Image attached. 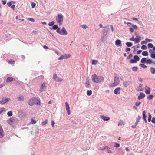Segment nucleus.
<instances>
[{"label": "nucleus", "mask_w": 155, "mask_h": 155, "mask_svg": "<svg viewBox=\"0 0 155 155\" xmlns=\"http://www.w3.org/2000/svg\"><path fill=\"white\" fill-rule=\"evenodd\" d=\"M28 103L31 106L34 105H40L41 101L39 99H38L36 97H32L30 98L28 101Z\"/></svg>", "instance_id": "obj_1"}, {"label": "nucleus", "mask_w": 155, "mask_h": 155, "mask_svg": "<svg viewBox=\"0 0 155 155\" xmlns=\"http://www.w3.org/2000/svg\"><path fill=\"white\" fill-rule=\"evenodd\" d=\"M91 79L93 82L96 83H101L104 81V79L103 77L97 76L96 74L92 75Z\"/></svg>", "instance_id": "obj_2"}, {"label": "nucleus", "mask_w": 155, "mask_h": 155, "mask_svg": "<svg viewBox=\"0 0 155 155\" xmlns=\"http://www.w3.org/2000/svg\"><path fill=\"white\" fill-rule=\"evenodd\" d=\"M114 82L111 84L110 87H115L119 84V80L118 76L117 74H114Z\"/></svg>", "instance_id": "obj_3"}, {"label": "nucleus", "mask_w": 155, "mask_h": 155, "mask_svg": "<svg viewBox=\"0 0 155 155\" xmlns=\"http://www.w3.org/2000/svg\"><path fill=\"white\" fill-rule=\"evenodd\" d=\"M63 16L61 14H58L57 18H56V21L60 25H61L63 23Z\"/></svg>", "instance_id": "obj_4"}, {"label": "nucleus", "mask_w": 155, "mask_h": 155, "mask_svg": "<svg viewBox=\"0 0 155 155\" xmlns=\"http://www.w3.org/2000/svg\"><path fill=\"white\" fill-rule=\"evenodd\" d=\"M134 59H131L130 61V63H137V61L140 60L139 57L137 55H134Z\"/></svg>", "instance_id": "obj_5"}, {"label": "nucleus", "mask_w": 155, "mask_h": 155, "mask_svg": "<svg viewBox=\"0 0 155 155\" xmlns=\"http://www.w3.org/2000/svg\"><path fill=\"white\" fill-rule=\"evenodd\" d=\"M10 100L9 98H3L2 99V100L0 101V104L1 105H3L5 103L8 102Z\"/></svg>", "instance_id": "obj_6"}, {"label": "nucleus", "mask_w": 155, "mask_h": 155, "mask_svg": "<svg viewBox=\"0 0 155 155\" xmlns=\"http://www.w3.org/2000/svg\"><path fill=\"white\" fill-rule=\"evenodd\" d=\"M53 79L57 82H61L63 80L62 79L59 78L56 74H53Z\"/></svg>", "instance_id": "obj_7"}, {"label": "nucleus", "mask_w": 155, "mask_h": 155, "mask_svg": "<svg viewBox=\"0 0 155 155\" xmlns=\"http://www.w3.org/2000/svg\"><path fill=\"white\" fill-rule=\"evenodd\" d=\"M47 87L45 84V83H43L41 85V86L40 89V92L41 93L42 92L44 91Z\"/></svg>", "instance_id": "obj_8"}, {"label": "nucleus", "mask_w": 155, "mask_h": 155, "mask_svg": "<svg viewBox=\"0 0 155 155\" xmlns=\"http://www.w3.org/2000/svg\"><path fill=\"white\" fill-rule=\"evenodd\" d=\"M108 31H107L106 32L104 33L103 35L101 38V40L102 41L104 42L106 40L107 37L106 35Z\"/></svg>", "instance_id": "obj_9"}, {"label": "nucleus", "mask_w": 155, "mask_h": 155, "mask_svg": "<svg viewBox=\"0 0 155 155\" xmlns=\"http://www.w3.org/2000/svg\"><path fill=\"white\" fill-rule=\"evenodd\" d=\"M65 105H66V110L68 114V115H69L70 114V107H69V105L68 103L67 102H65Z\"/></svg>", "instance_id": "obj_10"}, {"label": "nucleus", "mask_w": 155, "mask_h": 155, "mask_svg": "<svg viewBox=\"0 0 155 155\" xmlns=\"http://www.w3.org/2000/svg\"><path fill=\"white\" fill-rule=\"evenodd\" d=\"M121 90V88L119 87L115 89L114 91V94L116 95L119 94L120 93Z\"/></svg>", "instance_id": "obj_11"}, {"label": "nucleus", "mask_w": 155, "mask_h": 155, "mask_svg": "<svg viewBox=\"0 0 155 155\" xmlns=\"http://www.w3.org/2000/svg\"><path fill=\"white\" fill-rule=\"evenodd\" d=\"M145 92L147 94H149L150 92V89L147 86H146L145 87Z\"/></svg>", "instance_id": "obj_12"}, {"label": "nucleus", "mask_w": 155, "mask_h": 155, "mask_svg": "<svg viewBox=\"0 0 155 155\" xmlns=\"http://www.w3.org/2000/svg\"><path fill=\"white\" fill-rule=\"evenodd\" d=\"M115 45L118 46H121L122 45L121 43V41L119 39H117L115 42Z\"/></svg>", "instance_id": "obj_13"}, {"label": "nucleus", "mask_w": 155, "mask_h": 155, "mask_svg": "<svg viewBox=\"0 0 155 155\" xmlns=\"http://www.w3.org/2000/svg\"><path fill=\"white\" fill-rule=\"evenodd\" d=\"M4 134L3 132V129L1 126L0 125V138H2L3 137Z\"/></svg>", "instance_id": "obj_14"}, {"label": "nucleus", "mask_w": 155, "mask_h": 155, "mask_svg": "<svg viewBox=\"0 0 155 155\" xmlns=\"http://www.w3.org/2000/svg\"><path fill=\"white\" fill-rule=\"evenodd\" d=\"M67 32L66 29L64 27H63L61 30V35H67Z\"/></svg>", "instance_id": "obj_15"}, {"label": "nucleus", "mask_w": 155, "mask_h": 155, "mask_svg": "<svg viewBox=\"0 0 155 155\" xmlns=\"http://www.w3.org/2000/svg\"><path fill=\"white\" fill-rule=\"evenodd\" d=\"M145 95L143 93H140L139 94V95L138 96L137 99L138 100H140L141 99L144 98L145 97Z\"/></svg>", "instance_id": "obj_16"}, {"label": "nucleus", "mask_w": 155, "mask_h": 155, "mask_svg": "<svg viewBox=\"0 0 155 155\" xmlns=\"http://www.w3.org/2000/svg\"><path fill=\"white\" fill-rule=\"evenodd\" d=\"M130 81H126L123 83V85L125 87H127L129 84Z\"/></svg>", "instance_id": "obj_17"}, {"label": "nucleus", "mask_w": 155, "mask_h": 155, "mask_svg": "<svg viewBox=\"0 0 155 155\" xmlns=\"http://www.w3.org/2000/svg\"><path fill=\"white\" fill-rule=\"evenodd\" d=\"M18 100L20 101H23L24 100V97L22 95H19L17 97Z\"/></svg>", "instance_id": "obj_18"}, {"label": "nucleus", "mask_w": 155, "mask_h": 155, "mask_svg": "<svg viewBox=\"0 0 155 155\" xmlns=\"http://www.w3.org/2000/svg\"><path fill=\"white\" fill-rule=\"evenodd\" d=\"M101 118L103 119L104 121H107L109 120L110 118L108 117H107L104 116H101Z\"/></svg>", "instance_id": "obj_19"}, {"label": "nucleus", "mask_w": 155, "mask_h": 155, "mask_svg": "<svg viewBox=\"0 0 155 155\" xmlns=\"http://www.w3.org/2000/svg\"><path fill=\"white\" fill-rule=\"evenodd\" d=\"M141 37L140 36H137V37L135 38L134 41L136 43H139L140 41Z\"/></svg>", "instance_id": "obj_20"}, {"label": "nucleus", "mask_w": 155, "mask_h": 155, "mask_svg": "<svg viewBox=\"0 0 155 155\" xmlns=\"http://www.w3.org/2000/svg\"><path fill=\"white\" fill-rule=\"evenodd\" d=\"M13 80L14 78H13L8 77L7 79L6 82L7 83L13 81Z\"/></svg>", "instance_id": "obj_21"}, {"label": "nucleus", "mask_w": 155, "mask_h": 155, "mask_svg": "<svg viewBox=\"0 0 155 155\" xmlns=\"http://www.w3.org/2000/svg\"><path fill=\"white\" fill-rule=\"evenodd\" d=\"M58 28V26L56 25H53L52 27L49 28L51 30H56Z\"/></svg>", "instance_id": "obj_22"}, {"label": "nucleus", "mask_w": 155, "mask_h": 155, "mask_svg": "<svg viewBox=\"0 0 155 155\" xmlns=\"http://www.w3.org/2000/svg\"><path fill=\"white\" fill-rule=\"evenodd\" d=\"M150 70L151 73L152 74H155V68L153 67H151L150 68Z\"/></svg>", "instance_id": "obj_23"}, {"label": "nucleus", "mask_w": 155, "mask_h": 155, "mask_svg": "<svg viewBox=\"0 0 155 155\" xmlns=\"http://www.w3.org/2000/svg\"><path fill=\"white\" fill-rule=\"evenodd\" d=\"M147 58H142L141 60V62L142 63L144 64L146 63Z\"/></svg>", "instance_id": "obj_24"}, {"label": "nucleus", "mask_w": 155, "mask_h": 155, "mask_svg": "<svg viewBox=\"0 0 155 155\" xmlns=\"http://www.w3.org/2000/svg\"><path fill=\"white\" fill-rule=\"evenodd\" d=\"M141 116H139L138 117V119L136 121L135 123L136 125H137L138 124V122H139V120L141 119Z\"/></svg>", "instance_id": "obj_25"}, {"label": "nucleus", "mask_w": 155, "mask_h": 155, "mask_svg": "<svg viewBox=\"0 0 155 155\" xmlns=\"http://www.w3.org/2000/svg\"><path fill=\"white\" fill-rule=\"evenodd\" d=\"M153 97V96L152 94H150L147 97V99L151 100L152 99Z\"/></svg>", "instance_id": "obj_26"}, {"label": "nucleus", "mask_w": 155, "mask_h": 155, "mask_svg": "<svg viewBox=\"0 0 155 155\" xmlns=\"http://www.w3.org/2000/svg\"><path fill=\"white\" fill-rule=\"evenodd\" d=\"M126 46L128 47H130L132 45V43L130 42H127L126 43Z\"/></svg>", "instance_id": "obj_27"}, {"label": "nucleus", "mask_w": 155, "mask_h": 155, "mask_svg": "<svg viewBox=\"0 0 155 155\" xmlns=\"http://www.w3.org/2000/svg\"><path fill=\"white\" fill-rule=\"evenodd\" d=\"M142 54L143 56H147L148 55V53L147 51H144L142 53Z\"/></svg>", "instance_id": "obj_28"}, {"label": "nucleus", "mask_w": 155, "mask_h": 155, "mask_svg": "<svg viewBox=\"0 0 155 155\" xmlns=\"http://www.w3.org/2000/svg\"><path fill=\"white\" fill-rule=\"evenodd\" d=\"M125 124H124V122H123V121L122 120H120L118 123V126H120V125H124Z\"/></svg>", "instance_id": "obj_29"}, {"label": "nucleus", "mask_w": 155, "mask_h": 155, "mask_svg": "<svg viewBox=\"0 0 155 155\" xmlns=\"http://www.w3.org/2000/svg\"><path fill=\"white\" fill-rule=\"evenodd\" d=\"M153 61H152L151 59H148L147 60L146 63L148 64H151V63H153Z\"/></svg>", "instance_id": "obj_30"}, {"label": "nucleus", "mask_w": 155, "mask_h": 155, "mask_svg": "<svg viewBox=\"0 0 155 155\" xmlns=\"http://www.w3.org/2000/svg\"><path fill=\"white\" fill-rule=\"evenodd\" d=\"M54 23L55 22L54 21H53L51 22H49L48 24V25L50 26H52L54 25Z\"/></svg>", "instance_id": "obj_31"}, {"label": "nucleus", "mask_w": 155, "mask_h": 155, "mask_svg": "<svg viewBox=\"0 0 155 155\" xmlns=\"http://www.w3.org/2000/svg\"><path fill=\"white\" fill-rule=\"evenodd\" d=\"M152 118V116L150 113H148V122H150L151 120V118Z\"/></svg>", "instance_id": "obj_32"}, {"label": "nucleus", "mask_w": 155, "mask_h": 155, "mask_svg": "<svg viewBox=\"0 0 155 155\" xmlns=\"http://www.w3.org/2000/svg\"><path fill=\"white\" fill-rule=\"evenodd\" d=\"M87 95L88 96H90L92 94V91L91 90H88L87 91Z\"/></svg>", "instance_id": "obj_33"}, {"label": "nucleus", "mask_w": 155, "mask_h": 155, "mask_svg": "<svg viewBox=\"0 0 155 155\" xmlns=\"http://www.w3.org/2000/svg\"><path fill=\"white\" fill-rule=\"evenodd\" d=\"M138 70V67L137 66L133 67L132 68V70L134 71H136Z\"/></svg>", "instance_id": "obj_34"}, {"label": "nucleus", "mask_w": 155, "mask_h": 155, "mask_svg": "<svg viewBox=\"0 0 155 155\" xmlns=\"http://www.w3.org/2000/svg\"><path fill=\"white\" fill-rule=\"evenodd\" d=\"M146 112L145 111H143V119H146Z\"/></svg>", "instance_id": "obj_35"}, {"label": "nucleus", "mask_w": 155, "mask_h": 155, "mask_svg": "<svg viewBox=\"0 0 155 155\" xmlns=\"http://www.w3.org/2000/svg\"><path fill=\"white\" fill-rule=\"evenodd\" d=\"M148 47L149 48H153V47H154L153 45L151 43H148L147 45Z\"/></svg>", "instance_id": "obj_36"}, {"label": "nucleus", "mask_w": 155, "mask_h": 155, "mask_svg": "<svg viewBox=\"0 0 155 155\" xmlns=\"http://www.w3.org/2000/svg\"><path fill=\"white\" fill-rule=\"evenodd\" d=\"M98 61L97 60H93L92 61V64L93 65H96L97 62Z\"/></svg>", "instance_id": "obj_37"}, {"label": "nucleus", "mask_w": 155, "mask_h": 155, "mask_svg": "<svg viewBox=\"0 0 155 155\" xmlns=\"http://www.w3.org/2000/svg\"><path fill=\"white\" fill-rule=\"evenodd\" d=\"M85 86L86 88H88L90 85V84L89 81L86 82L85 84Z\"/></svg>", "instance_id": "obj_38"}, {"label": "nucleus", "mask_w": 155, "mask_h": 155, "mask_svg": "<svg viewBox=\"0 0 155 155\" xmlns=\"http://www.w3.org/2000/svg\"><path fill=\"white\" fill-rule=\"evenodd\" d=\"M5 111V109L4 108H2L0 109V114H1L4 111Z\"/></svg>", "instance_id": "obj_39"}, {"label": "nucleus", "mask_w": 155, "mask_h": 155, "mask_svg": "<svg viewBox=\"0 0 155 155\" xmlns=\"http://www.w3.org/2000/svg\"><path fill=\"white\" fill-rule=\"evenodd\" d=\"M57 30V32L61 35V28H58Z\"/></svg>", "instance_id": "obj_40"}, {"label": "nucleus", "mask_w": 155, "mask_h": 155, "mask_svg": "<svg viewBox=\"0 0 155 155\" xmlns=\"http://www.w3.org/2000/svg\"><path fill=\"white\" fill-rule=\"evenodd\" d=\"M64 56L63 55H61V56H60L58 58V60H60L63 59H65L64 58Z\"/></svg>", "instance_id": "obj_41"}, {"label": "nucleus", "mask_w": 155, "mask_h": 155, "mask_svg": "<svg viewBox=\"0 0 155 155\" xmlns=\"http://www.w3.org/2000/svg\"><path fill=\"white\" fill-rule=\"evenodd\" d=\"M7 115L9 116H11L12 115V111H9L8 112Z\"/></svg>", "instance_id": "obj_42"}, {"label": "nucleus", "mask_w": 155, "mask_h": 155, "mask_svg": "<svg viewBox=\"0 0 155 155\" xmlns=\"http://www.w3.org/2000/svg\"><path fill=\"white\" fill-rule=\"evenodd\" d=\"M145 41H146L147 42H152L153 41V40L151 39H149L147 38H146L145 39Z\"/></svg>", "instance_id": "obj_43"}, {"label": "nucleus", "mask_w": 155, "mask_h": 155, "mask_svg": "<svg viewBox=\"0 0 155 155\" xmlns=\"http://www.w3.org/2000/svg\"><path fill=\"white\" fill-rule=\"evenodd\" d=\"M132 26L133 27V28L135 30H137V26L135 25L132 24Z\"/></svg>", "instance_id": "obj_44"}, {"label": "nucleus", "mask_w": 155, "mask_h": 155, "mask_svg": "<svg viewBox=\"0 0 155 155\" xmlns=\"http://www.w3.org/2000/svg\"><path fill=\"white\" fill-rule=\"evenodd\" d=\"M140 66H141L142 68H143L145 69L147 68V66L144 64H140Z\"/></svg>", "instance_id": "obj_45"}, {"label": "nucleus", "mask_w": 155, "mask_h": 155, "mask_svg": "<svg viewBox=\"0 0 155 155\" xmlns=\"http://www.w3.org/2000/svg\"><path fill=\"white\" fill-rule=\"evenodd\" d=\"M107 152L108 153H112V151L110 150V147H108V148H107Z\"/></svg>", "instance_id": "obj_46"}, {"label": "nucleus", "mask_w": 155, "mask_h": 155, "mask_svg": "<svg viewBox=\"0 0 155 155\" xmlns=\"http://www.w3.org/2000/svg\"><path fill=\"white\" fill-rule=\"evenodd\" d=\"M150 57L153 59H155V52L150 54Z\"/></svg>", "instance_id": "obj_47"}, {"label": "nucleus", "mask_w": 155, "mask_h": 155, "mask_svg": "<svg viewBox=\"0 0 155 155\" xmlns=\"http://www.w3.org/2000/svg\"><path fill=\"white\" fill-rule=\"evenodd\" d=\"M141 48L143 50H146L147 48V47L146 45H143L141 47Z\"/></svg>", "instance_id": "obj_48"}, {"label": "nucleus", "mask_w": 155, "mask_h": 155, "mask_svg": "<svg viewBox=\"0 0 155 155\" xmlns=\"http://www.w3.org/2000/svg\"><path fill=\"white\" fill-rule=\"evenodd\" d=\"M48 122V120L46 119L42 122V124L44 125L46 124Z\"/></svg>", "instance_id": "obj_49"}, {"label": "nucleus", "mask_w": 155, "mask_h": 155, "mask_svg": "<svg viewBox=\"0 0 155 155\" xmlns=\"http://www.w3.org/2000/svg\"><path fill=\"white\" fill-rule=\"evenodd\" d=\"M64 56L65 57V59L69 58L70 57V55L69 54H66Z\"/></svg>", "instance_id": "obj_50"}, {"label": "nucleus", "mask_w": 155, "mask_h": 155, "mask_svg": "<svg viewBox=\"0 0 155 155\" xmlns=\"http://www.w3.org/2000/svg\"><path fill=\"white\" fill-rule=\"evenodd\" d=\"M154 51V50H153V49H150L149 50V53L151 54H153V53H155V51Z\"/></svg>", "instance_id": "obj_51"}, {"label": "nucleus", "mask_w": 155, "mask_h": 155, "mask_svg": "<svg viewBox=\"0 0 155 155\" xmlns=\"http://www.w3.org/2000/svg\"><path fill=\"white\" fill-rule=\"evenodd\" d=\"M36 4L34 2H32L31 3V5L32 6V8H34L35 6H36Z\"/></svg>", "instance_id": "obj_52"}, {"label": "nucleus", "mask_w": 155, "mask_h": 155, "mask_svg": "<svg viewBox=\"0 0 155 155\" xmlns=\"http://www.w3.org/2000/svg\"><path fill=\"white\" fill-rule=\"evenodd\" d=\"M81 26L82 28L84 29H86L87 28V25H81Z\"/></svg>", "instance_id": "obj_53"}, {"label": "nucleus", "mask_w": 155, "mask_h": 155, "mask_svg": "<svg viewBox=\"0 0 155 155\" xmlns=\"http://www.w3.org/2000/svg\"><path fill=\"white\" fill-rule=\"evenodd\" d=\"M141 102H136L135 103V105L136 106H139L140 104H141Z\"/></svg>", "instance_id": "obj_54"}, {"label": "nucleus", "mask_w": 155, "mask_h": 155, "mask_svg": "<svg viewBox=\"0 0 155 155\" xmlns=\"http://www.w3.org/2000/svg\"><path fill=\"white\" fill-rule=\"evenodd\" d=\"M36 122L35 120L32 119L31 120V123L33 124H35V123H36Z\"/></svg>", "instance_id": "obj_55"}, {"label": "nucleus", "mask_w": 155, "mask_h": 155, "mask_svg": "<svg viewBox=\"0 0 155 155\" xmlns=\"http://www.w3.org/2000/svg\"><path fill=\"white\" fill-rule=\"evenodd\" d=\"M15 61H12V60L9 61V63L11 64H15Z\"/></svg>", "instance_id": "obj_56"}, {"label": "nucleus", "mask_w": 155, "mask_h": 155, "mask_svg": "<svg viewBox=\"0 0 155 155\" xmlns=\"http://www.w3.org/2000/svg\"><path fill=\"white\" fill-rule=\"evenodd\" d=\"M28 20L33 22L35 21L34 19L33 18H28Z\"/></svg>", "instance_id": "obj_57"}, {"label": "nucleus", "mask_w": 155, "mask_h": 155, "mask_svg": "<svg viewBox=\"0 0 155 155\" xmlns=\"http://www.w3.org/2000/svg\"><path fill=\"white\" fill-rule=\"evenodd\" d=\"M129 31L131 32V33H132L134 32V29L133 28H131V27H130V28H129Z\"/></svg>", "instance_id": "obj_58"}, {"label": "nucleus", "mask_w": 155, "mask_h": 155, "mask_svg": "<svg viewBox=\"0 0 155 155\" xmlns=\"http://www.w3.org/2000/svg\"><path fill=\"white\" fill-rule=\"evenodd\" d=\"M132 54H130L127 57V58L128 59H130L132 57Z\"/></svg>", "instance_id": "obj_59"}, {"label": "nucleus", "mask_w": 155, "mask_h": 155, "mask_svg": "<svg viewBox=\"0 0 155 155\" xmlns=\"http://www.w3.org/2000/svg\"><path fill=\"white\" fill-rule=\"evenodd\" d=\"M7 5L8 6H11L12 5V3L10 1V2H8L7 3Z\"/></svg>", "instance_id": "obj_60"}, {"label": "nucleus", "mask_w": 155, "mask_h": 155, "mask_svg": "<svg viewBox=\"0 0 155 155\" xmlns=\"http://www.w3.org/2000/svg\"><path fill=\"white\" fill-rule=\"evenodd\" d=\"M115 147H118L120 146V145L119 143H115Z\"/></svg>", "instance_id": "obj_61"}, {"label": "nucleus", "mask_w": 155, "mask_h": 155, "mask_svg": "<svg viewBox=\"0 0 155 155\" xmlns=\"http://www.w3.org/2000/svg\"><path fill=\"white\" fill-rule=\"evenodd\" d=\"M130 51V49L129 48H127L126 49L125 51L126 52H128Z\"/></svg>", "instance_id": "obj_62"}, {"label": "nucleus", "mask_w": 155, "mask_h": 155, "mask_svg": "<svg viewBox=\"0 0 155 155\" xmlns=\"http://www.w3.org/2000/svg\"><path fill=\"white\" fill-rule=\"evenodd\" d=\"M152 122L153 123H155V117H153L152 118V119L151 120Z\"/></svg>", "instance_id": "obj_63"}, {"label": "nucleus", "mask_w": 155, "mask_h": 155, "mask_svg": "<svg viewBox=\"0 0 155 155\" xmlns=\"http://www.w3.org/2000/svg\"><path fill=\"white\" fill-rule=\"evenodd\" d=\"M15 7V5H12L11 6V8L13 10H14V8Z\"/></svg>", "instance_id": "obj_64"}]
</instances>
